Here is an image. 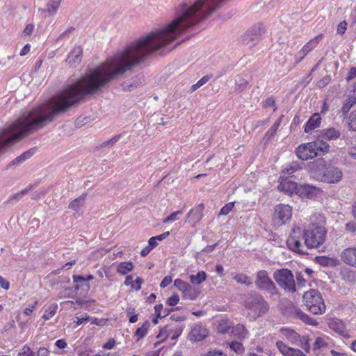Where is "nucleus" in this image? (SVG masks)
Segmentation results:
<instances>
[{
  "instance_id": "nucleus-58",
  "label": "nucleus",
  "mask_w": 356,
  "mask_h": 356,
  "mask_svg": "<svg viewBox=\"0 0 356 356\" xmlns=\"http://www.w3.org/2000/svg\"><path fill=\"white\" fill-rule=\"evenodd\" d=\"M38 302L35 301L33 304L29 305L25 309H24V314L27 316H29L33 309H35V306L37 305Z\"/></svg>"
},
{
  "instance_id": "nucleus-52",
  "label": "nucleus",
  "mask_w": 356,
  "mask_h": 356,
  "mask_svg": "<svg viewBox=\"0 0 356 356\" xmlns=\"http://www.w3.org/2000/svg\"><path fill=\"white\" fill-rule=\"evenodd\" d=\"M347 29V22L346 21L341 22L337 26V33L343 34Z\"/></svg>"
},
{
  "instance_id": "nucleus-42",
  "label": "nucleus",
  "mask_w": 356,
  "mask_h": 356,
  "mask_svg": "<svg viewBox=\"0 0 356 356\" xmlns=\"http://www.w3.org/2000/svg\"><path fill=\"white\" fill-rule=\"evenodd\" d=\"M229 348L236 353H241L243 350V344L241 342L233 341L229 343Z\"/></svg>"
},
{
  "instance_id": "nucleus-30",
  "label": "nucleus",
  "mask_w": 356,
  "mask_h": 356,
  "mask_svg": "<svg viewBox=\"0 0 356 356\" xmlns=\"http://www.w3.org/2000/svg\"><path fill=\"white\" fill-rule=\"evenodd\" d=\"M134 268L133 263L131 261L121 262L117 267V271L121 275H126Z\"/></svg>"
},
{
  "instance_id": "nucleus-23",
  "label": "nucleus",
  "mask_w": 356,
  "mask_h": 356,
  "mask_svg": "<svg viewBox=\"0 0 356 356\" xmlns=\"http://www.w3.org/2000/svg\"><path fill=\"white\" fill-rule=\"evenodd\" d=\"M280 333L292 343H296L300 339V335L294 330L288 328H282Z\"/></svg>"
},
{
  "instance_id": "nucleus-41",
  "label": "nucleus",
  "mask_w": 356,
  "mask_h": 356,
  "mask_svg": "<svg viewBox=\"0 0 356 356\" xmlns=\"http://www.w3.org/2000/svg\"><path fill=\"white\" fill-rule=\"evenodd\" d=\"M73 280L75 283L74 289L79 290L81 286L86 284L85 277L81 275H74Z\"/></svg>"
},
{
  "instance_id": "nucleus-14",
  "label": "nucleus",
  "mask_w": 356,
  "mask_h": 356,
  "mask_svg": "<svg viewBox=\"0 0 356 356\" xmlns=\"http://www.w3.org/2000/svg\"><path fill=\"white\" fill-rule=\"evenodd\" d=\"M329 327L337 334L342 336L344 338H350L348 330L344 323L338 318L330 319L329 321Z\"/></svg>"
},
{
  "instance_id": "nucleus-26",
  "label": "nucleus",
  "mask_w": 356,
  "mask_h": 356,
  "mask_svg": "<svg viewBox=\"0 0 356 356\" xmlns=\"http://www.w3.org/2000/svg\"><path fill=\"white\" fill-rule=\"evenodd\" d=\"M60 0H50L47 3V9L44 10L43 13H47L49 15H54L57 13L60 6Z\"/></svg>"
},
{
  "instance_id": "nucleus-54",
  "label": "nucleus",
  "mask_w": 356,
  "mask_h": 356,
  "mask_svg": "<svg viewBox=\"0 0 356 356\" xmlns=\"http://www.w3.org/2000/svg\"><path fill=\"white\" fill-rule=\"evenodd\" d=\"M143 282V280L141 277H137L135 281L133 282L131 287L136 290L140 289V285Z\"/></svg>"
},
{
  "instance_id": "nucleus-45",
  "label": "nucleus",
  "mask_w": 356,
  "mask_h": 356,
  "mask_svg": "<svg viewBox=\"0 0 356 356\" xmlns=\"http://www.w3.org/2000/svg\"><path fill=\"white\" fill-rule=\"evenodd\" d=\"M298 169H300L299 165L297 164L296 163H292L289 165V167L286 168L283 170V172L284 174L291 175L296 171H297Z\"/></svg>"
},
{
  "instance_id": "nucleus-10",
  "label": "nucleus",
  "mask_w": 356,
  "mask_h": 356,
  "mask_svg": "<svg viewBox=\"0 0 356 356\" xmlns=\"http://www.w3.org/2000/svg\"><path fill=\"white\" fill-rule=\"evenodd\" d=\"M264 32L265 27L262 24H255L243 35V42L250 46H254Z\"/></svg>"
},
{
  "instance_id": "nucleus-31",
  "label": "nucleus",
  "mask_w": 356,
  "mask_h": 356,
  "mask_svg": "<svg viewBox=\"0 0 356 356\" xmlns=\"http://www.w3.org/2000/svg\"><path fill=\"white\" fill-rule=\"evenodd\" d=\"M217 329L220 333H228L232 329V323L229 320H221L218 325Z\"/></svg>"
},
{
  "instance_id": "nucleus-13",
  "label": "nucleus",
  "mask_w": 356,
  "mask_h": 356,
  "mask_svg": "<svg viewBox=\"0 0 356 356\" xmlns=\"http://www.w3.org/2000/svg\"><path fill=\"white\" fill-rule=\"evenodd\" d=\"M204 209V205L202 203L191 209L186 215V222L191 224L193 227L195 226L202 218Z\"/></svg>"
},
{
  "instance_id": "nucleus-50",
  "label": "nucleus",
  "mask_w": 356,
  "mask_h": 356,
  "mask_svg": "<svg viewBox=\"0 0 356 356\" xmlns=\"http://www.w3.org/2000/svg\"><path fill=\"white\" fill-rule=\"evenodd\" d=\"M330 76H325L317 82V86L320 88H324L330 82Z\"/></svg>"
},
{
  "instance_id": "nucleus-24",
  "label": "nucleus",
  "mask_w": 356,
  "mask_h": 356,
  "mask_svg": "<svg viewBox=\"0 0 356 356\" xmlns=\"http://www.w3.org/2000/svg\"><path fill=\"white\" fill-rule=\"evenodd\" d=\"M231 333L238 339L242 340L247 337L248 332L243 325L238 323L235 327L232 326Z\"/></svg>"
},
{
  "instance_id": "nucleus-32",
  "label": "nucleus",
  "mask_w": 356,
  "mask_h": 356,
  "mask_svg": "<svg viewBox=\"0 0 356 356\" xmlns=\"http://www.w3.org/2000/svg\"><path fill=\"white\" fill-rule=\"evenodd\" d=\"M296 315L298 318L301 319L302 321L305 322L306 323L312 325H316L317 323L315 320L310 318L307 314L302 312L300 309H296Z\"/></svg>"
},
{
  "instance_id": "nucleus-40",
  "label": "nucleus",
  "mask_w": 356,
  "mask_h": 356,
  "mask_svg": "<svg viewBox=\"0 0 356 356\" xmlns=\"http://www.w3.org/2000/svg\"><path fill=\"white\" fill-rule=\"evenodd\" d=\"M276 346L279 350L284 355L287 356L292 349L291 348L288 347L284 342L279 341H277Z\"/></svg>"
},
{
  "instance_id": "nucleus-9",
  "label": "nucleus",
  "mask_w": 356,
  "mask_h": 356,
  "mask_svg": "<svg viewBox=\"0 0 356 356\" xmlns=\"http://www.w3.org/2000/svg\"><path fill=\"white\" fill-rule=\"evenodd\" d=\"M255 285L259 289L267 291L271 295L277 294V287L264 270H259L257 273Z\"/></svg>"
},
{
  "instance_id": "nucleus-55",
  "label": "nucleus",
  "mask_w": 356,
  "mask_h": 356,
  "mask_svg": "<svg viewBox=\"0 0 356 356\" xmlns=\"http://www.w3.org/2000/svg\"><path fill=\"white\" fill-rule=\"evenodd\" d=\"M172 282V277L170 276H165L161 281L160 286L161 288H165Z\"/></svg>"
},
{
  "instance_id": "nucleus-29",
  "label": "nucleus",
  "mask_w": 356,
  "mask_h": 356,
  "mask_svg": "<svg viewBox=\"0 0 356 356\" xmlns=\"http://www.w3.org/2000/svg\"><path fill=\"white\" fill-rule=\"evenodd\" d=\"M207 279V273L204 271H200L196 275L189 276L190 282L193 284H200Z\"/></svg>"
},
{
  "instance_id": "nucleus-11",
  "label": "nucleus",
  "mask_w": 356,
  "mask_h": 356,
  "mask_svg": "<svg viewBox=\"0 0 356 356\" xmlns=\"http://www.w3.org/2000/svg\"><path fill=\"white\" fill-rule=\"evenodd\" d=\"M174 286L182 293L184 299L195 300L200 295V291L190 285L188 282L181 279H176L174 281Z\"/></svg>"
},
{
  "instance_id": "nucleus-47",
  "label": "nucleus",
  "mask_w": 356,
  "mask_h": 356,
  "mask_svg": "<svg viewBox=\"0 0 356 356\" xmlns=\"http://www.w3.org/2000/svg\"><path fill=\"white\" fill-rule=\"evenodd\" d=\"M327 343L323 338L317 337L314 343L313 348L314 350L320 349L321 348L327 346Z\"/></svg>"
},
{
  "instance_id": "nucleus-7",
  "label": "nucleus",
  "mask_w": 356,
  "mask_h": 356,
  "mask_svg": "<svg viewBox=\"0 0 356 356\" xmlns=\"http://www.w3.org/2000/svg\"><path fill=\"white\" fill-rule=\"evenodd\" d=\"M246 309L252 311L257 316L266 314L269 309V305L264 298L257 293L248 294L244 300Z\"/></svg>"
},
{
  "instance_id": "nucleus-62",
  "label": "nucleus",
  "mask_w": 356,
  "mask_h": 356,
  "mask_svg": "<svg viewBox=\"0 0 356 356\" xmlns=\"http://www.w3.org/2000/svg\"><path fill=\"white\" fill-rule=\"evenodd\" d=\"M49 351L44 347H41L38 351V356H49Z\"/></svg>"
},
{
  "instance_id": "nucleus-56",
  "label": "nucleus",
  "mask_w": 356,
  "mask_h": 356,
  "mask_svg": "<svg viewBox=\"0 0 356 356\" xmlns=\"http://www.w3.org/2000/svg\"><path fill=\"white\" fill-rule=\"evenodd\" d=\"M296 278L298 285L305 286L306 284V280L304 279L303 275L301 273H297L296 275Z\"/></svg>"
},
{
  "instance_id": "nucleus-36",
  "label": "nucleus",
  "mask_w": 356,
  "mask_h": 356,
  "mask_svg": "<svg viewBox=\"0 0 356 356\" xmlns=\"http://www.w3.org/2000/svg\"><path fill=\"white\" fill-rule=\"evenodd\" d=\"M149 327V321H145L140 327H138L136 330V331L135 332V335L138 337V340L146 336Z\"/></svg>"
},
{
  "instance_id": "nucleus-25",
  "label": "nucleus",
  "mask_w": 356,
  "mask_h": 356,
  "mask_svg": "<svg viewBox=\"0 0 356 356\" xmlns=\"http://www.w3.org/2000/svg\"><path fill=\"white\" fill-rule=\"evenodd\" d=\"M323 35L319 34L313 39L310 40L305 45L303 46L302 49L303 52H305L306 54L309 53L312 49H314L319 43L320 40L322 39Z\"/></svg>"
},
{
  "instance_id": "nucleus-34",
  "label": "nucleus",
  "mask_w": 356,
  "mask_h": 356,
  "mask_svg": "<svg viewBox=\"0 0 356 356\" xmlns=\"http://www.w3.org/2000/svg\"><path fill=\"white\" fill-rule=\"evenodd\" d=\"M248 84V81L244 78L241 76H237L235 79V90L240 92L247 87Z\"/></svg>"
},
{
  "instance_id": "nucleus-4",
  "label": "nucleus",
  "mask_w": 356,
  "mask_h": 356,
  "mask_svg": "<svg viewBox=\"0 0 356 356\" xmlns=\"http://www.w3.org/2000/svg\"><path fill=\"white\" fill-rule=\"evenodd\" d=\"M311 176L321 182L337 184L342 179L343 172L339 168L331 164H326L324 161L321 160L313 165Z\"/></svg>"
},
{
  "instance_id": "nucleus-12",
  "label": "nucleus",
  "mask_w": 356,
  "mask_h": 356,
  "mask_svg": "<svg viewBox=\"0 0 356 356\" xmlns=\"http://www.w3.org/2000/svg\"><path fill=\"white\" fill-rule=\"evenodd\" d=\"M292 208L289 204H280L274 209L273 220L277 225H282L291 219Z\"/></svg>"
},
{
  "instance_id": "nucleus-38",
  "label": "nucleus",
  "mask_w": 356,
  "mask_h": 356,
  "mask_svg": "<svg viewBox=\"0 0 356 356\" xmlns=\"http://www.w3.org/2000/svg\"><path fill=\"white\" fill-rule=\"evenodd\" d=\"M211 78V75H206L201 78L195 84L191 87V92H193L204 85Z\"/></svg>"
},
{
  "instance_id": "nucleus-22",
  "label": "nucleus",
  "mask_w": 356,
  "mask_h": 356,
  "mask_svg": "<svg viewBox=\"0 0 356 356\" xmlns=\"http://www.w3.org/2000/svg\"><path fill=\"white\" fill-rule=\"evenodd\" d=\"M278 188L280 191H285L289 193H293V192L298 193L299 187L296 183L285 180L280 183L278 186Z\"/></svg>"
},
{
  "instance_id": "nucleus-6",
  "label": "nucleus",
  "mask_w": 356,
  "mask_h": 356,
  "mask_svg": "<svg viewBox=\"0 0 356 356\" xmlns=\"http://www.w3.org/2000/svg\"><path fill=\"white\" fill-rule=\"evenodd\" d=\"M303 301L308 310L315 314H322L325 311V305L321 293L315 289L305 292Z\"/></svg>"
},
{
  "instance_id": "nucleus-8",
  "label": "nucleus",
  "mask_w": 356,
  "mask_h": 356,
  "mask_svg": "<svg viewBox=\"0 0 356 356\" xmlns=\"http://www.w3.org/2000/svg\"><path fill=\"white\" fill-rule=\"evenodd\" d=\"M273 278L277 284L285 291L291 293L296 291L294 276L291 270L286 268L277 270L273 273Z\"/></svg>"
},
{
  "instance_id": "nucleus-19",
  "label": "nucleus",
  "mask_w": 356,
  "mask_h": 356,
  "mask_svg": "<svg viewBox=\"0 0 356 356\" xmlns=\"http://www.w3.org/2000/svg\"><path fill=\"white\" fill-rule=\"evenodd\" d=\"M321 122V118L320 114L318 113H314L309 120L307 122L305 126V132L309 133L312 130L320 127Z\"/></svg>"
},
{
  "instance_id": "nucleus-18",
  "label": "nucleus",
  "mask_w": 356,
  "mask_h": 356,
  "mask_svg": "<svg viewBox=\"0 0 356 356\" xmlns=\"http://www.w3.org/2000/svg\"><path fill=\"white\" fill-rule=\"evenodd\" d=\"M82 53L81 47H75L69 54L65 62L70 66L76 65L81 61Z\"/></svg>"
},
{
  "instance_id": "nucleus-63",
  "label": "nucleus",
  "mask_w": 356,
  "mask_h": 356,
  "mask_svg": "<svg viewBox=\"0 0 356 356\" xmlns=\"http://www.w3.org/2000/svg\"><path fill=\"white\" fill-rule=\"evenodd\" d=\"M346 228L347 231L352 232H355L356 230V222H348L346 225Z\"/></svg>"
},
{
  "instance_id": "nucleus-15",
  "label": "nucleus",
  "mask_w": 356,
  "mask_h": 356,
  "mask_svg": "<svg viewBox=\"0 0 356 356\" xmlns=\"http://www.w3.org/2000/svg\"><path fill=\"white\" fill-rule=\"evenodd\" d=\"M341 259L344 264L356 268V246L344 249L341 253Z\"/></svg>"
},
{
  "instance_id": "nucleus-27",
  "label": "nucleus",
  "mask_w": 356,
  "mask_h": 356,
  "mask_svg": "<svg viewBox=\"0 0 356 356\" xmlns=\"http://www.w3.org/2000/svg\"><path fill=\"white\" fill-rule=\"evenodd\" d=\"M86 198V194H82L79 197L72 200L69 204V209H71L75 211H78L80 207L83 204L84 201Z\"/></svg>"
},
{
  "instance_id": "nucleus-28",
  "label": "nucleus",
  "mask_w": 356,
  "mask_h": 356,
  "mask_svg": "<svg viewBox=\"0 0 356 356\" xmlns=\"http://www.w3.org/2000/svg\"><path fill=\"white\" fill-rule=\"evenodd\" d=\"M356 104V97L349 94L348 98L345 100V102L341 108V112L343 114H346L350 110V108Z\"/></svg>"
},
{
  "instance_id": "nucleus-64",
  "label": "nucleus",
  "mask_w": 356,
  "mask_h": 356,
  "mask_svg": "<svg viewBox=\"0 0 356 356\" xmlns=\"http://www.w3.org/2000/svg\"><path fill=\"white\" fill-rule=\"evenodd\" d=\"M204 356H227L221 351H209Z\"/></svg>"
},
{
  "instance_id": "nucleus-33",
  "label": "nucleus",
  "mask_w": 356,
  "mask_h": 356,
  "mask_svg": "<svg viewBox=\"0 0 356 356\" xmlns=\"http://www.w3.org/2000/svg\"><path fill=\"white\" fill-rule=\"evenodd\" d=\"M342 279L348 283L356 282V271L353 270H346L342 273Z\"/></svg>"
},
{
  "instance_id": "nucleus-48",
  "label": "nucleus",
  "mask_w": 356,
  "mask_h": 356,
  "mask_svg": "<svg viewBox=\"0 0 356 356\" xmlns=\"http://www.w3.org/2000/svg\"><path fill=\"white\" fill-rule=\"evenodd\" d=\"M234 202L226 204L220 211V215H227L234 208Z\"/></svg>"
},
{
  "instance_id": "nucleus-61",
  "label": "nucleus",
  "mask_w": 356,
  "mask_h": 356,
  "mask_svg": "<svg viewBox=\"0 0 356 356\" xmlns=\"http://www.w3.org/2000/svg\"><path fill=\"white\" fill-rule=\"evenodd\" d=\"M29 351H30V347L25 345L21 349V350L18 353L17 356H27Z\"/></svg>"
},
{
  "instance_id": "nucleus-53",
  "label": "nucleus",
  "mask_w": 356,
  "mask_h": 356,
  "mask_svg": "<svg viewBox=\"0 0 356 356\" xmlns=\"http://www.w3.org/2000/svg\"><path fill=\"white\" fill-rule=\"evenodd\" d=\"M307 54H305V52H303V50L301 49V50L300 51H298L296 56H295V61L296 63H298L300 62H301L304 58L305 57Z\"/></svg>"
},
{
  "instance_id": "nucleus-17",
  "label": "nucleus",
  "mask_w": 356,
  "mask_h": 356,
  "mask_svg": "<svg viewBox=\"0 0 356 356\" xmlns=\"http://www.w3.org/2000/svg\"><path fill=\"white\" fill-rule=\"evenodd\" d=\"M321 191L320 188L309 184L300 185L298 189V193L301 196L308 198L314 197Z\"/></svg>"
},
{
  "instance_id": "nucleus-16",
  "label": "nucleus",
  "mask_w": 356,
  "mask_h": 356,
  "mask_svg": "<svg viewBox=\"0 0 356 356\" xmlns=\"http://www.w3.org/2000/svg\"><path fill=\"white\" fill-rule=\"evenodd\" d=\"M208 334L207 328L201 324H194L189 334L190 340L200 341L203 340Z\"/></svg>"
},
{
  "instance_id": "nucleus-44",
  "label": "nucleus",
  "mask_w": 356,
  "mask_h": 356,
  "mask_svg": "<svg viewBox=\"0 0 356 356\" xmlns=\"http://www.w3.org/2000/svg\"><path fill=\"white\" fill-rule=\"evenodd\" d=\"M29 190H30V188H26L15 194L12 195L11 196H10L8 201H11L13 200H20L24 195L28 193Z\"/></svg>"
},
{
  "instance_id": "nucleus-49",
  "label": "nucleus",
  "mask_w": 356,
  "mask_h": 356,
  "mask_svg": "<svg viewBox=\"0 0 356 356\" xmlns=\"http://www.w3.org/2000/svg\"><path fill=\"white\" fill-rule=\"evenodd\" d=\"M181 211H177L172 213H171L169 216H168L166 218L163 220L164 223H167L171 221H175L178 219V216L181 214Z\"/></svg>"
},
{
  "instance_id": "nucleus-51",
  "label": "nucleus",
  "mask_w": 356,
  "mask_h": 356,
  "mask_svg": "<svg viewBox=\"0 0 356 356\" xmlns=\"http://www.w3.org/2000/svg\"><path fill=\"white\" fill-rule=\"evenodd\" d=\"M179 301V297L177 294H173L168 299L167 303L170 306L176 305Z\"/></svg>"
},
{
  "instance_id": "nucleus-20",
  "label": "nucleus",
  "mask_w": 356,
  "mask_h": 356,
  "mask_svg": "<svg viewBox=\"0 0 356 356\" xmlns=\"http://www.w3.org/2000/svg\"><path fill=\"white\" fill-rule=\"evenodd\" d=\"M35 152L34 149H30L25 152L22 153L21 155L13 159L9 164L8 165V168L11 166L19 165L23 162H24L28 159L31 158Z\"/></svg>"
},
{
  "instance_id": "nucleus-21",
  "label": "nucleus",
  "mask_w": 356,
  "mask_h": 356,
  "mask_svg": "<svg viewBox=\"0 0 356 356\" xmlns=\"http://www.w3.org/2000/svg\"><path fill=\"white\" fill-rule=\"evenodd\" d=\"M321 137L327 140H332L339 138L341 136L339 130L334 127H330L321 131Z\"/></svg>"
},
{
  "instance_id": "nucleus-1",
  "label": "nucleus",
  "mask_w": 356,
  "mask_h": 356,
  "mask_svg": "<svg viewBox=\"0 0 356 356\" xmlns=\"http://www.w3.org/2000/svg\"><path fill=\"white\" fill-rule=\"evenodd\" d=\"M195 1L184 0L176 10V17L167 26L152 31L131 42L110 59L55 95V118L78 104L86 95L97 92L111 80L132 70L145 62L151 54L161 49L198 24L200 22L184 27L187 21L183 19L175 27L170 29V25L178 17L177 10L181 5L186 1L193 3Z\"/></svg>"
},
{
  "instance_id": "nucleus-46",
  "label": "nucleus",
  "mask_w": 356,
  "mask_h": 356,
  "mask_svg": "<svg viewBox=\"0 0 356 356\" xmlns=\"http://www.w3.org/2000/svg\"><path fill=\"white\" fill-rule=\"evenodd\" d=\"M299 340L300 341L302 348H303L307 353H308L310 350V340L308 338V337L303 336Z\"/></svg>"
},
{
  "instance_id": "nucleus-37",
  "label": "nucleus",
  "mask_w": 356,
  "mask_h": 356,
  "mask_svg": "<svg viewBox=\"0 0 356 356\" xmlns=\"http://www.w3.org/2000/svg\"><path fill=\"white\" fill-rule=\"evenodd\" d=\"M233 279L238 283L245 284L248 286L252 284L251 280L245 274H238L233 277Z\"/></svg>"
},
{
  "instance_id": "nucleus-43",
  "label": "nucleus",
  "mask_w": 356,
  "mask_h": 356,
  "mask_svg": "<svg viewBox=\"0 0 356 356\" xmlns=\"http://www.w3.org/2000/svg\"><path fill=\"white\" fill-rule=\"evenodd\" d=\"M349 127L353 131H356V110L352 111L349 115Z\"/></svg>"
},
{
  "instance_id": "nucleus-39",
  "label": "nucleus",
  "mask_w": 356,
  "mask_h": 356,
  "mask_svg": "<svg viewBox=\"0 0 356 356\" xmlns=\"http://www.w3.org/2000/svg\"><path fill=\"white\" fill-rule=\"evenodd\" d=\"M280 124V120H278L274 122V124L271 126V127L269 129V130L267 131V133L265 135V137L266 138L267 140L270 139L271 137H273L275 135Z\"/></svg>"
},
{
  "instance_id": "nucleus-60",
  "label": "nucleus",
  "mask_w": 356,
  "mask_h": 356,
  "mask_svg": "<svg viewBox=\"0 0 356 356\" xmlns=\"http://www.w3.org/2000/svg\"><path fill=\"white\" fill-rule=\"evenodd\" d=\"M356 76V68L351 67L348 72V76L346 77L347 81H350L353 79Z\"/></svg>"
},
{
  "instance_id": "nucleus-5",
  "label": "nucleus",
  "mask_w": 356,
  "mask_h": 356,
  "mask_svg": "<svg viewBox=\"0 0 356 356\" xmlns=\"http://www.w3.org/2000/svg\"><path fill=\"white\" fill-rule=\"evenodd\" d=\"M330 145L323 140L302 144L296 148V155L302 160L312 159L329 152Z\"/></svg>"
},
{
  "instance_id": "nucleus-59",
  "label": "nucleus",
  "mask_w": 356,
  "mask_h": 356,
  "mask_svg": "<svg viewBox=\"0 0 356 356\" xmlns=\"http://www.w3.org/2000/svg\"><path fill=\"white\" fill-rule=\"evenodd\" d=\"M287 356H306L300 350L292 348Z\"/></svg>"
},
{
  "instance_id": "nucleus-2",
  "label": "nucleus",
  "mask_w": 356,
  "mask_h": 356,
  "mask_svg": "<svg viewBox=\"0 0 356 356\" xmlns=\"http://www.w3.org/2000/svg\"><path fill=\"white\" fill-rule=\"evenodd\" d=\"M223 0H195L193 3L185 2L177 10V19L170 25V29L175 27L183 19H186L184 27L205 20L222 6Z\"/></svg>"
},
{
  "instance_id": "nucleus-3",
  "label": "nucleus",
  "mask_w": 356,
  "mask_h": 356,
  "mask_svg": "<svg viewBox=\"0 0 356 356\" xmlns=\"http://www.w3.org/2000/svg\"><path fill=\"white\" fill-rule=\"evenodd\" d=\"M326 236L324 227L313 225L305 230L294 226L286 241L289 249L300 254H305L307 249L316 248L322 245Z\"/></svg>"
},
{
  "instance_id": "nucleus-57",
  "label": "nucleus",
  "mask_w": 356,
  "mask_h": 356,
  "mask_svg": "<svg viewBox=\"0 0 356 356\" xmlns=\"http://www.w3.org/2000/svg\"><path fill=\"white\" fill-rule=\"evenodd\" d=\"M34 25L33 24H29L26 25V26L25 27V29H24V34L26 35H30L31 34H32L33 30H34Z\"/></svg>"
},
{
  "instance_id": "nucleus-35",
  "label": "nucleus",
  "mask_w": 356,
  "mask_h": 356,
  "mask_svg": "<svg viewBox=\"0 0 356 356\" xmlns=\"http://www.w3.org/2000/svg\"><path fill=\"white\" fill-rule=\"evenodd\" d=\"M57 309H58V305L57 304L53 303V304L50 305L46 309V310L44 312V314L42 316V318L44 320L50 319L51 317H53L55 315Z\"/></svg>"
}]
</instances>
